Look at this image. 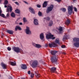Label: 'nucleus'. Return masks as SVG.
Instances as JSON below:
<instances>
[{
	"instance_id": "obj_60",
	"label": "nucleus",
	"mask_w": 79,
	"mask_h": 79,
	"mask_svg": "<svg viewBox=\"0 0 79 79\" xmlns=\"http://www.w3.org/2000/svg\"><path fill=\"white\" fill-rule=\"evenodd\" d=\"M1 76V75H0V77Z\"/></svg>"
},
{
	"instance_id": "obj_49",
	"label": "nucleus",
	"mask_w": 79,
	"mask_h": 79,
	"mask_svg": "<svg viewBox=\"0 0 79 79\" xmlns=\"http://www.w3.org/2000/svg\"><path fill=\"white\" fill-rule=\"evenodd\" d=\"M19 25H23V23H19Z\"/></svg>"
},
{
	"instance_id": "obj_25",
	"label": "nucleus",
	"mask_w": 79,
	"mask_h": 79,
	"mask_svg": "<svg viewBox=\"0 0 79 79\" xmlns=\"http://www.w3.org/2000/svg\"><path fill=\"white\" fill-rule=\"evenodd\" d=\"M35 47L37 48H41V47H42V46L39 44H36Z\"/></svg>"
},
{
	"instance_id": "obj_34",
	"label": "nucleus",
	"mask_w": 79,
	"mask_h": 79,
	"mask_svg": "<svg viewBox=\"0 0 79 79\" xmlns=\"http://www.w3.org/2000/svg\"><path fill=\"white\" fill-rule=\"evenodd\" d=\"M8 3V1L7 0H5L4 1V5H7Z\"/></svg>"
},
{
	"instance_id": "obj_50",
	"label": "nucleus",
	"mask_w": 79,
	"mask_h": 79,
	"mask_svg": "<svg viewBox=\"0 0 79 79\" xmlns=\"http://www.w3.org/2000/svg\"><path fill=\"white\" fill-rule=\"evenodd\" d=\"M45 47H48V44H46L45 45Z\"/></svg>"
},
{
	"instance_id": "obj_58",
	"label": "nucleus",
	"mask_w": 79,
	"mask_h": 79,
	"mask_svg": "<svg viewBox=\"0 0 79 79\" xmlns=\"http://www.w3.org/2000/svg\"><path fill=\"white\" fill-rule=\"evenodd\" d=\"M21 79H25V78H21Z\"/></svg>"
},
{
	"instance_id": "obj_24",
	"label": "nucleus",
	"mask_w": 79,
	"mask_h": 79,
	"mask_svg": "<svg viewBox=\"0 0 79 79\" xmlns=\"http://www.w3.org/2000/svg\"><path fill=\"white\" fill-rule=\"evenodd\" d=\"M65 23L66 24H67V26H68L70 23V20L67 19V20L66 22H65Z\"/></svg>"
},
{
	"instance_id": "obj_20",
	"label": "nucleus",
	"mask_w": 79,
	"mask_h": 79,
	"mask_svg": "<svg viewBox=\"0 0 79 79\" xmlns=\"http://www.w3.org/2000/svg\"><path fill=\"white\" fill-rule=\"evenodd\" d=\"M73 45L76 47L79 48V42H77L74 43Z\"/></svg>"
},
{
	"instance_id": "obj_41",
	"label": "nucleus",
	"mask_w": 79,
	"mask_h": 79,
	"mask_svg": "<svg viewBox=\"0 0 79 79\" xmlns=\"http://www.w3.org/2000/svg\"><path fill=\"white\" fill-rule=\"evenodd\" d=\"M10 16V15H9V13H8L7 14V15H6V18H9Z\"/></svg>"
},
{
	"instance_id": "obj_48",
	"label": "nucleus",
	"mask_w": 79,
	"mask_h": 79,
	"mask_svg": "<svg viewBox=\"0 0 79 79\" xmlns=\"http://www.w3.org/2000/svg\"><path fill=\"white\" fill-rule=\"evenodd\" d=\"M21 19V18H20V17L18 18L17 19V21H18V20H19V19Z\"/></svg>"
},
{
	"instance_id": "obj_31",
	"label": "nucleus",
	"mask_w": 79,
	"mask_h": 79,
	"mask_svg": "<svg viewBox=\"0 0 79 79\" xmlns=\"http://www.w3.org/2000/svg\"><path fill=\"white\" fill-rule=\"evenodd\" d=\"M44 19H46L47 21H50V17H47V18L44 17Z\"/></svg>"
},
{
	"instance_id": "obj_27",
	"label": "nucleus",
	"mask_w": 79,
	"mask_h": 79,
	"mask_svg": "<svg viewBox=\"0 0 79 79\" xmlns=\"http://www.w3.org/2000/svg\"><path fill=\"white\" fill-rule=\"evenodd\" d=\"M15 13H18V14H19L20 13V10L19 9H17L15 10Z\"/></svg>"
},
{
	"instance_id": "obj_21",
	"label": "nucleus",
	"mask_w": 79,
	"mask_h": 79,
	"mask_svg": "<svg viewBox=\"0 0 79 79\" xmlns=\"http://www.w3.org/2000/svg\"><path fill=\"white\" fill-rule=\"evenodd\" d=\"M47 6V1H45L44 2L43 4V8H45Z\"/></svg>"
},
{
	"instance_id": "obj_1",
	"label": "nucleus",
	"mask_w": 79,
	"mask_h": 79,
	"mask_svg": "<svg viewBox=\"0 0 79 79\" xmlns=\"http://www.w3.org/2000/svg\"><path fill=\"white\" fill-rule=\"evenodd\" d=\"M57 52V51H52L51 52V53L53 56L51 57L50 60L52 63L54 64H56L58 61V56L55 55Z\"/></svg>"
},
{
	"instance_id": "obj_29",
	"label": "nucleus",
	"mask_w": 79,
	"mask_h": 79,
	"mask_svg": "<svg viewBox=\"0 0 79 79\" xmlns=\"http://www.w3.org/2000/svg\"><path fill=\"white\" fill-rule=\"evenodd\" d=\"M10 15L12 18H15V14L14 13H11Z\"/></svg>"
},
{
	"instance_id": "obj_52",
	"label": "nucleus",
	"mask_w": 79,
	"mask_h": 79,
	"mask_svg": "<svg viewBox=\"0 0 79 79\" xmlns=\"http://www.w3.org/2000/svg\"><path fill=\"white\" fill-rule=\"evenodd\" d=\"M4 7H5V8H7V6L5 5L4 6Z\"/></svg>"
},
{
	"instance_id": "obj_23",
	"label": "nucleus",
	"mask_w": 79,
	"mask_h": 79,
	"mask_svg": "<svg viewBox=\"0 0 79 79\" xmlns=\"http://www.w3.org/2000/svg\"><path fill=\"white\" fill-rule=\"evenodd\" d=\"M60 40H59V39L57 38L55 41V44H60V42L59 41Z\"/></svg>"
},
{
	"instance_id": "obj_18",
	"label": "nucleus",
	"mask_w": 79,
	"mask_h": 79,
	"mask_svg": "<svg viewBox=\"0 0 79 79\" xmlns=\"http://www.w3.org/2000/svg\"><path fill=\"white\" fill-rule=\"evenodd\" d=\"M40 39H41V40H44V34L41 33L40 34Z\"/></svg>"
},
{
	"instance_id": "obj_32",
	"label": "nucleus",
	"mask_w": 79,
	"mask_h": 79,
	"mask_svg": "<svg viewBox=\"0 0 79 79\" xmlns=\"http://www.w3.org/2000/svg\"><path fill=\"white\" fill-rule=\"evenodd\" d=\"M53 24V21H51L49 23V26H52Z\"/></svg>"
},
{
	"instance_id": "obj_16",
	"label": "nucleus",
	"mask_w": 79,
	"mask_h": 79,
	"mask_svg": "<svg viewBox=\"0 0 79 79\" xmlns=\"http://www.w3.org/2000/svg\"><path fill=\"white\" fill-rule=\"evenodd\" d=\"M9 8H7V12H9V11H10V12H11V11H12V10H13L12 9V7L11 6H9Z\"/></svg>"
},
{
	"instance_id": "obj_56",
	"label": "nucleus",
	"mask_w": 79,
	"mask_h": 79,
	"mask_svg": "<svg viewBox=\"0 0 79 79\" xmlns=\"http://www.w3.org/2000/svg\"><path fill=\"white\" fill-rule=\"evenodd\" d=\"M63 54H64V55H66V53H65V52H63Z\"/></svg>"
},
{
	"instance_id": "obj_14",
	"label": "nucleus",
	"mask_w": 79,
	"mask_h": 79,
	"mask_svg": "<svg viewBox=\"0 0 79 79\" xmlns=\"http://www.w3.org/2000/svg\"><path fill=\"white\" fill-rule=\"evenodd\" d=\"M34 23L35 25H36V26L39 24L38 20H37V19H34Z\"/></svg>"
},
{
	"instance_id": "obj_30",
	"label": "nucleus",
	"mask_w": 79,
	"mask_h": 79,
	"mask_svg": "<svg viewBox=\"0 0 79 79\" xmlns=\"http://www.w3.org/2000/svg\"><path fill=\"white\" fill-rule=\"evenodd\" d=\"M60 10H61L62 11H63V12H66V9L64 8H61L60 9Z\"/></svg>"
},
{
	"instance_id": "obj_10",
	"label": "nucleus",
	"mask_w": 79,
	"mask_h": 79,
	"mask_svg": "<svg viewBox=\"0 0 79 79\" xmlns=\"http://www.w3.org/2000/svg\"><path fill=\"white\" fill-rule=\"evenodd\" d=\"M29 11L31 13H32L33 14H35V10L34 9H33V8L31 7H30L29 8Z\"/></svg>"
},
{
	"instance_id": "obj_8",
	"label": "nucleus",
	"mask_w": 79,
	"mask_h": 79,
	"mask_svg": "<svg viewBox=\"0 0 79 79\" xmlns=\"http://www.w3.org/2000/svg\"><path fill=\"white\" fill-rule=\"evenodd\" d=\"M14 51L16 53H19L20 52V49L18 47H14L13 48Z\"/></svg>"
},
{
	"instance_id": "obj_46",
	"label": "nucleus",
	"mask_w": 79,
	"mask_h": 79,
	"mask_svg": "<svg viewBox=\"0 0 79 79\" xmlns=\"http://www.w3.org/2000/svg\"><path fill=\"white\" fill-rule=\"evenodd\" d=\"M1 38H2V39H3V34H2V35H1Z\"/></svg>"
},
{
	"instance_id": "obj_38",
	"label": "nucleus",
	"mask_w": 79,
	"mask_h": 79,
	"mask_svg": "<svg viewBox=\"0 0 79 79\" xmlns=\"http://www.w3.org/2000/svg\"><path fill=\"white\" fill-rule=\"evenodd\" d=\"M32 45H33L34 47H36V45H37V44H36L34 43H32Z\"/></svg>"
},
{
	"instance_id": "obj_9",
	"label": "nucleus",
	"mask_w": 79,
	"mask_h": 79,
	"mask_svg": "<svg viewBox=\"0 0 79 79\" xmlns=\"http://www.w3.org/2000/svg\"><path fill=\"white\" fill-rule=\"evenodd\" d=\"M2 10H1V8L0 7V16L1 17H2V18H6V19L7 18L6 16H5V15L3 14H2Z\"/></svg>"
},
{
	"instance_id": "obj_15",
	"label": "nucleus",
	"mask_w": 79,
	"mask_h": 79,
	"mask_svg": "<svg viewBox=\"0 0 79 79\" xmlns=\"http://www.w3.org/2000/svg\"><path fill=\"white\" fill-rule=\"evenodd\" d=\"M1 66L2 68V69H6V64L3 63H2Z\"/></svg>"
},
{
	"instance_id": "obj_40",
	"label": "nucleus",
	"mask_w": 79,
	"mask_h": 79,
	"mask_svg": "<svg viewBox=\"0 0 79 79\" xmlns=\"http://www.w3.org/2000/svg\"><path fill=\"white\" fill-rule=\"evenodd\" d=\"M61 48H65L66 47V46L65 45H62L61 46Z\"/></svg>"
},
{
	"instance_id": "obj_7",
	"label": "nucleus",
	"mask_w": 79,
	"mask_h": 79,
	"mask_svg": "<svg viewBox=\"0 0 79 79\" xmlns=\"http://www.w3.org/2000/svg\"><path fill=\"white\" fill-rule=\"evenodd\" d=\"M48 45L49 47H57V44L55 42H52L51 43H49L48 44Z\"/></svg>"
},
{
	"instance_id": "obj_51",
	"label": "nucleus",
	"mask_w": 79,
	"mask_h": 79,
	"mask_svg": "<svg viewBox=\"0 0 79 79\" xmlns=\"http://www.w3.org/2000/svg\"><path fill=\"white\" fill-rule=\"evenodd\" d=\"M77 74H78V75L79 76V72H77Z\"/></svg>"
},
{
	"instance_id": "obj_47",
	"label": "nucleus",
	"mask_w": 79,
	"mask_h": 79,
	"mask_svg": "<svg viewBox=\"0 0 79 79\" xmlns=\"http://www.w3.org/2000/svg\"><path fill=\"white\" fill-rule=\"evenodd\" d=\"M28 74H31V71H29L28 72Z\"/></svg>"
},
{
	"instance_id": "obj_4",
	"label": "nucleus",
	"mask_w": 79,
	"mask_h": 79,
	"mask_svg": "<svg viewBox=\"0 0 79 79\" xmlns=\"http://www.w3.org/2000/svg\"><path fill=\"white\" fill-rule=\"evenodd\" d=\"M53 5L52 4L46 10L47 13H49V12L51 11H52V10L53 9L54 7Z\"/></svg>"
},
{
	"instance_id": "obj_17",
	"label": "nucleus",
	"mask_w": 79,
	"mask_h": 79,
	"mask_svg": "<svg viewBox=\"0 0 79 79\" xmlns=\"http://www.w3.org/2000/svg\"><path fill=\"white\" fill-rule=\"evenodd\" d=\"M6 32L7 33L9 34H13L14 32L13 31L11 30H7Z\"/></svg>"
},
{
	"instance_id": "obj_43",
	"label": "nucleus",
	"mask_w": 79,
	"mask_h": 79,
	"mask_svg": "<svg viewBox=\"0 0 79 79\" xmlns=\"http://www.w3.org/2000/svg\"><path fill=\"white\" fill-rule=\"evenodd\" d=\"M34 74H31V77L32 78H33V77H34Z\"/></svg>"
},
{
	"instance_id": "obj_13",
	"label": "nucleus",
	"mask_w": 79,
	"mask_h": 79,
	"mask_svg": "<svg viewBox=\"0 0 79 79\" xmlns=\"http://www.w3.org/2000/svg\"><path fill=\"white\" fill-rule=\"evenodd\" d=\"M21 68H22L23 69H26L27 68V67L26 64H22L21 65Z\"/></svg>"
},
{
	"instance_id": "obj_36",
	"label": "nucleus",
	"mask_w": 79,
	"mask_h": 79,
	"mask_svg": "<svg viewBox=\"0 0 79 79\" xmlns=\"http://www.w3.org/2000/svg\"><path fill=\"white\" fill-rule=\"evenodd\" d=\"M73 9L74 10V11H75V12H77V8L75 7H74Z\"/></svg>"
},
{
	"instance_id": "obj_59",
	"label": "nucleus",
	"mask_w": 79,
	"mask_h": 79,
	"mask_svg": "<svg viewBox=\"0 0 79 79\" xmlns=\"http://www.w3.org/2000/svg\"><path fill=\"white\" fill-rule=\"evenodd\" d=\"M13 0V1H15V0Z\"/></svg>"
},
{
	"instance_id": "obj_12",
	"label": "nucleus",
	"mask_w": 79,
	"mask_h": 79,
	"mask_svg": "<svg viewBox=\"0 0 79 79\" xmlns=\"http://www.w3.org/2000/svg\"><path fill=\"white\" fill-rule=\"evenodd\" d=\"M15 31H17L18 29L19 30V31H21V30L22 29L20 27H19V26H16V27L15 28Z\"/></svg>"
},
{
	"instance_id": "obj_19",
	"label": "nucleus",
	"mask_w": 79,
	"mask_h": 79,
	"mask_svg": "<svg viewBox=\"0 0 79 79\" xmlns=\"http://www.w3.org/2000/svg\"><path fill=\"white\" fill-rule=\"evenodd\" d=\"M73 41L74 42H79V38H74L73 39Z\"/></svg>"
},
{
	"instance_id": "obj_22",
	"label": "nucleus",
	"mask_w": 79,
	"mask_h": 79,
	"mask_svg": "<svg viewBox=\"0 0 79 79\" xmlns=\"http://www.w3.org/2000/svg\"><path fill=\"white\" fill-rule=\"evenodd\" d=\"M67 39H68V35H67L66 34H65L63 38V40H67Z\"/></svg>"
},
{
	"instance_id": "obj_33",
	"label": "nucleus",
	"mask_w": 79,
	"mask_h": 79,
	"mask_svg": "<svg viewBox=\"0 0 79 79\" xmlns=\"http://www.w3.org/2000/svg\"><path fill=\"white\" fill-rule=\"evenodd\" d=\"M58 30L60 31V33H61V32L63 31V28L62 27H60Z\"/></svg>"
},
{
	"instance_id": "obj_26",
	"label": "nucleus",
	"mask_w": 79,
	"mask_h": 79,
	"mask_svg": "<svg viewBox=\"0 0 79 79\" xmlns=\"http://www.w3.org/2000/svg\"><path fill=\"white\" fill-rule=\"evenodd\" d=\"M38 73V72H35V75L36 76V77H41V76H40V75H39V74H37V73Z\"/></svg>"
},
{
	"instance_id": "obj_42",
	"label": "nucleus",
	"mask_w": 79,
	"mask_h": 79,
	"mask_svg": "<svg viewBox=\"0 0 79 79\" xmlns=\"http://www.w3.org/2000/svg\"><path fill=\"white\" fill-rule=\"evenodd\" d=\"M55 1H56L57 2H58L59 3H60V2H61V0H54Z\"/></svg>"
},
{
	"instance_id": "obj_39",
	"label": "nucleus",
	"mask_w": 79,
	"mask_h": 79,
	"mask_svg": "<svg viewBox=\"0 0 79 79\" xmlns=\"http://www.w3.org/2000/svg\"><path fill=\"white\" fill-rule=\"evenodd\" d=\"M7 49L8 50V51H10L11 50V48H10V47H8L7 48Z\"/></svg>"
},
{
	"instance_id": "obj_53",
	"label": "nucleus",
	"mask_w": 79,
	"mask_h": 79,
	"mask_svg": "<svg viewBox=\"0 0 79 79\" xmlns=\"http://www.w3.org/2000/svg\"><path fill=\"white\" fill-rule=\"evenodd\" d=\"M2 2V0H0V3H1V2Z\"/></svg>"
},
{
	"instance_id": "obj_11",
	"label": "nucleus",
	"mask_w": 79,
	"mask_h": 79,
	"mask_svg": "<svg viewBox=\"0 0 79 79\" xmlns=\"http://www.w3.org/2000/svg\"><path fill=\"white\" fill-rule=\"evenodd\" d=\"M50 71L52 73H55L56 71V68L52 67L50 69Z\"/></svg>"
},
{
	"instance_id": "obj_3",
	"label": "nucleus",
	"mask_w": 79,
	"mask_h": 79,
	"mask_svg": "<svg viewBox=\"0 0 79 79\" xmlns=\"http://www.w3.org/2000/svg\"><path fill=\"white\" fill-rule=\"evenodd\" d=\"M38 61L37 60H32L31 66L32 68H37L38 66Z\"/></svg>"
},
{
	"instance_id": "obj_44",
	"label": "nucleus",
	"mask_w": 79,
	"mask_h": 79,
	"mask_svg": "<svg viewBox=\"0 0 79 79\" xmlns=\"http://www.w3.org/2000/svg\"><path fill=\"white\" fill-rule=\"evenodd\" d=\"M15 2V4H16V5H19V3H18V2Z\"/></svg>"
},
{
	"instance_id": "obj_28",
	"label": "nucleus",
	"mask_w": 79,
	"mask_h": 79,
	"mask_svg": "<svg viewBox=\"0 0 79 79\" xmlns=\"http://www.w3.org/2000/svg\"><path fill=\"white\" fill-rule=\"evenodd\" d=\"M10 63L11 65L12 66H15V65L16 64L15 62H11Z\"/></svg>"
},
{
	"instance_id": "obj_37",
	"label": "nucleus",
	"mask_w": 79,
	"mask_h": 79,
	"mask_svg": "<svg viewBox=\"0 0 79 79\" xmlns=\"http://www.w3.org/2000/svg\"><path fill=\"white\" fill-rule=\"evenodd\" d=\"M38 15L40 16H42V13L40 12V11H39L38 13Z\"/></svg>"
},
{
	"instance_id": "obj_5",
	"label": "nucleus",
	"mask_w": 79,
	"mask_h": 79,
	"mask_svg": "<svg viewBox=\"0 0 79 79\" xmlns=\"http://www.w3.org/2000/svg\"><path fill=\"white\" fill-rule=\"evenodd\" d=\"M73 7L72 6H69L68 7V12L69 15H71L73 13Z\"/></svg>"
},
{
	"instance_id": "obj_57",
	"label": "nucleus",
	"mask_w": 79,
	"mask_h": 79,
	"mask_svg": "<svg viewBox=\"0 0 79 79\" xmlns=\"http://www.w3.org/2000/svg\"><path fill=\"white\" fill-rule=\"evenodd\" d=\"M1 23H3V21H1Z\"/></svg>"
},
{
	"instance_id": "obj_35",
	"label": "nucleus",
	"mask_w": 79,
	"mask_h": 79,
	"mask_svg": "<svg viewBox=\"0 0 79 79\" xmlns=\"http://www.w3.org/2000/svg\"><path fill=\"white\" fill-rule=\"evenodd\" d=\"M23 22H24V23H26V22H27V20L26 19L25 17H24L23 18Z\"/></svg>"
},
{
	"instance_id": "obj_45",
	"label": "nucleus",
	"mask_w": 79,
	"mask_h": 79,
	"mask_svg": "<svg viewBox=\"0 0 79 79\" xmlns=\"http://www.w3.org/2000/svg\"><path fill=\"white\" fill-rule=\"evenodd\" d=\"M37 6L38 8H40L41 6L40 5H37Z\"/></svg>"
},
{
	"instance_id": "obj_55",
	"label": "nucleus",
	"mask_w": 79,
	"mask_h": 79,
	"mask_svg": "<svg viewBox=\"0 0 79 79\" xmlns=\"http://www.w3.org/2000/svg\"><path fill=\"white\" fill-rule=\"evenodd\" d=\"M76 0H73V2H74L75 1H76Z\"/></svg>"
},
{
	"instance_id": "obj_2",
	"label": "nucleus",
	"mask_w": 79,
	"mask_h": 79,
	"mask_svg": "<svg viewBox=\"0 0 79 79\" xmlns=\"http://www.w3.org/2000/svg\"><path fill=\"white\" fill-rule=\"evenodd\" d=\"M54 36V35H52L51 33H49L46 35V37L47 39H48H48H52V40H54V39H55V37H53Z\"/></svg>"
},
{
	"instance_id": "obj_54",
	"label": "nucleus",
	"mask_w": 79,
	"mask_h": 79,
	"mask_svg": "<svg viewBox=\"0 0 79 79\" xmlns=\"http://www.w3.org/2000/svg\"><path fill=\"white\" fill-rule=\"evenodd\" d=\"M24 2H25V3H26V4L27 3V2H26V1H24Z\"/></svg>"
},
{
	"instance_id": "obj_6",
	"label": "nucleus",
	"mask_w": 79,
	"mask_h": 79,
	"mask_svg": "<svg viewBox=\"0 0 79 79\" xmlns=\"http://www.w3.org/2000/svg\"><path fill=\"white\" fill-rule=\"evenodd\" d=\"M25 32L27 35H31V31H30V29L28 27H27L26 29L25 30Z\"/></svg>"
}]
</instances>
